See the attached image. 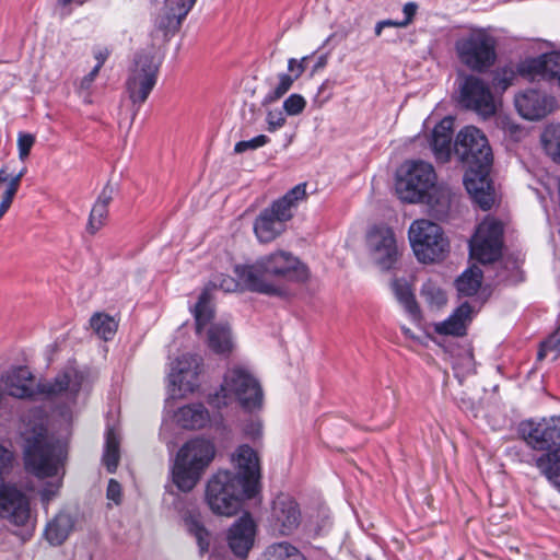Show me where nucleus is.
I'll list each match as a JSON object with an SVG mask.
<instances>
[{
  "mask_svg": "<svg viewBox=\"0 0 560 560\" xmlns=\"http://www.w3.org/2000/svg\"><path fill=\"white\" fill-rule=\"evenodd\" d=\"M114 188L109 185L105 186L97 197L90 212L86 230L91 234H95L101 230L108 217V207L113 200Z\"/></svg>",
  "mask_w": 560,
  "mask_h": 560,
  "instance_id": "obj_29",
  "label": "nucleus"
},
{
  "mask_svg": "<svg viewBox=\"0 0 560 560\" xmlns=\"http://www.w3.org/2000/svg\"><path fill=\"white\" fill-rule=\"evenodd\" d=\"M288 72L294 80H298L304 73V68H301V62L296 58H290L288 60Z\"/></svg>",
  "mask_w": 560,
  "mask_h": 560,
  "instance_id": "obj_55",
  "label": "nucleus"
},
{
  "mask_svg": "<svg viewBox=\"0 0 560 560\" xmlns=\"http://www.w3.org/2000/svg\"><path fill=\"white\" fill-rule=\"evenodd\" d=\"M467 167L464 184L468 194L482 210H489L494 203V190L489 179L491 166L467 165Z\"/></svg>",
  "mask_w": 560,
  "mask_h": 560,
  "instance_id": "obj_20",
  "label": "nucleus"
},
{
  "mask_svg": "<svg viewBox=\"0 0 560 560\" xmlns=\"http://www.w3.org/2000/svg\"><path fill=\"white\" fill-rule=\"evenodd\" d=\"M108 57V52L107 51H98L96 55H95V58L97 60V63L96 65H100V69L103 67L105 60L107 59Z\"/></svg>",
  "mask_w": 560,
  "mask_h": 560,
  "instance_id": "obj_59",
  "label": "nucleus"
},
{
  "mask_svg": "<svg viewBox=\"0 0 560 560\" xmlns=\"http://www.w3.org/2000/svg\"><path fill=\"white\" fill-rule=\"evenodd\" d=\"M454 152L466 165L491 166L493 162L488 139L474 126H467L458 132Z\"/></svg>",
  "mask_w": 560,
  "mask_h": 560,
  "instance_id": "obj_13",
  "label": "nucleus"
},
{
  "mask_svg": "<svg viewBox=\"0 0 560 560\" xmlns=\"http://www.w3.org/2000/svg\"><path fill=\"white\" fill-rule=\"evenodd\" d=\"M306 106V101L301 94H291L283 102V109L289 116L300 115Z\"/></svg>",
  "mask_w": 560,
  "mask_h": 560,
  "instance_id": "obj_45",
  "label": "nucleus"
},
{
  "mask_svg": "<svg viewBox=\"0 0 560 560\" xmlns=\"http://www.w3.org/2000/svg\"><path fill=\"white\" fill-rule=\"evenodd\" d=\"M234 272L245 289L275 296L287 294L284 282L303 283L310 277L308 268L287 250L272 252L252 264L236 265Z\"/></svg>",
  "mask_w": 560,
  "mask_h": 560,
  "instance_id": "obj_1",
  "label": "nucleus"
},
{
  "mask_svg": "<svg viewBox=\"0 0 560 560\" xmlns=\"http://www.w3.org/2000/svg\"><path fill=\"white\" fill-rule=\"evenodd\" d=\"M520 72L532 81H545L560 86V51L553 50L525 60Z\"/></svg>",
  "mask_w": 560,
  "mask_h": 560,
  "instance_id": "obj_18",
  "label": "nucleus"
},
{
  "mask_svg": "<svg viewBox=\"0 0 560 560\" xmlns=\"http://www.w3.org/2000/svg\"><path fill=\"white\" fill-rule=\"evenodd\" d=\"M238 404L246 411L262 407L264 390L253 371L243 364H233L223 374L220 388L208 396V404L217 409Z\"/></svg>",
  "mask_w": 560,
  "mask_h": 560,
  "instance_id": "obj_3",
  "label": "nucleus"
},
{
  "mask_svg": "<svg viewBox=\"0 0 560 560\" xmlns=\"http://www.w3.org/2000/svg\"><path fill=\"white\" fill-rule=\"evenodd\" d=\"M119 444L120 441L117 432L113 428H109L106 432L103 462L107 471L110 474L116 471L119 464Z\"/></svg>",
  "mask_w": 560,
  "mask_h": 560,
  "instance_id": "obj_37",
  "label": "nucleus"
},
{
  "mask_svg": "<svg viewBox=\"0 0 560 560\" xmlns=\"http://www.w3.org/2000/svg\"><path fill=\"white\" fill-rule=\"evenodd\" d=\"M540 138L546 153L555 162H560V124L546 126Z\"/></svg>",
  "mask_w": 560,
  "mask_h": 560,
  "instance_id": "obj_39",
  "label": "nucleus"
},
{
  "mask_svg": "<svg viewBox=\"0 0 560 560\" xmlns=\"http://www.w3.org/2000/svg\"><path fill=\"white\" fill-rule=\"evenodd\" d=\"M396 299L405 308V311L415 320L420 318V308L416 301L415 294L406 280L396 279L392 283Z\"/></svg>",
  "mask_w": 560,
  "mask_h": 560,
  "instance_id": "obj_34",
  "label": "nucleus"
},
{
  "mask_svg": "<svg viewBox=\"0 0 560 560\" xmlns=\"http://www.w3.org/2000/svg\"><path fill=\"white\" fill-rule=\"evenodd\" d=\"M301 523V511L296 501L287 495H278L272 503L270 524L280 535L292 534Z\"/></svg>",
  "mask_w": 560,
  "mask_h": 560,
  "instance_id": "obj_21",
  "label": "nucleus"
},
{
  "mask_svg": "<svg viewBox=\"0 0 560 560\" xmlns=\"http://www.w3.org/2000/svg\"><path fill=\"white\" fill-rule=\"evenodd\" d=\"M482 271L479 267L472 266L465 270L456 281L458 292L466 296L476 294L481 287Z\"/></svg>",
  "mask_w": 560,
  "mask_h": 560,
  "instance_id": "obj_38",
  "label": "nucleus"
},
{
  "mask_svg": "<svg viewBox=\"0 0 560 560\" xmlns=\"http://www.w3.org/2000/svg\"><path fill=\"white\" fill-rule=\"evenodd\" d=\"M244 433L253 440L259 438L261 434V423L259 421H250L245 425Z\"/></svg>",
  "mask_w": 560,
  "mask_h": 560,
  "instance_id": "obj_56",
  "label": "nucleus"
},
{
  "mask_svg": "<svg viewBox=\"0 0 560 560\" xmlns=\"http://www.w3.org/2000/svg\"><path fill=\"white\" fill-rule=\"evenodd\" d=\"M177 423L185 429H201L210 421L208 409L202 404H190L178 409L175 415Z\"/></svg>",
  "mask_w": 560,
  "mask_h": 560,
  "instance_id": "obj_30",
  "label": "nucleus"
},
{
  "mask_svg": "<svg viewBox=\"0 0 560 560\" xmlns=\"http://www.w3.org/2000/svg\"><path fill=\"white\" fill-rule=\"evenodd\" d=\"M266 560H306L303 553L287 541L272 544L265 552Z\"/></svg>",
  "mask_w": 560,
  "mask_h": 560,
  "instance_id": "obj_40",
  "label": "nucleus"
},
{
  "mask_svg": "<svg viewBox=\"0 0 560 560\" xmlns=\"http://www.w3.org/2000/svg\"><path fill=\"white\" fill-rule=\"evenodd\" d=\"M256 535V524L249 514L241 516L228 532V542L232 552L245 560Z\"/></svg>",
  "mask_w": 560,
  "mask_h": 560,
  "instance_id": "obj_24",
  "label": "nucleus"
},
{
  "mask_svg": "<svg viewBox=\"0 0 560 560\" xmlns=\"http://www.w3.org/2000/svg\"><path fill=\"white\" fill-rule=\"evenodd\" d=\"M209 560H229V559H228L226 555H222L219 551H213L210 555Z\"/></svg>",
  "mask_w": 560,
  "mask_h": 560,
  "instance_id": "obj_62",
  "label": "nucleus"
},
{
  "mask_svg": "<svg viewBox=\"0 0 560 560\" xmlns=\"http://www.w3.org/2000/svg\"><path fill=\"white\" fill-rule=\"evenodd\" d=\"M366 248L372 262L384 271L390 270L400 256L394 231L384 225L369 231Z\"/></svg>",
  "mask_w": 560,
  "mask_h": 560,
  "instance_id": "obj_14",
  "label": "nucleus"
},
{
  "mask_svg": "<svg viewBox=\"0 0 560 560\" xmlns=\"http://www.w3.org/2000/svg\"><path fill=\"white\" fill-rule=\"evenodd\" d=\"M294 78L288 73H280L278 75V83L275 89L266 95L265 101L267 103L275 102L281 98L293 85Z\"/></svg>",
  "mask_w": 560,
  "mask_h": 560,
  "instance_id": "obj_44",
  "label": "nucleus"
},
{
  "mask_svg": "<svg viewBox=\"0 0 560 560\" xmlns=\"http://www.w3.org/2000/svg\"><path fill=\"white\" fill-rule=\"evenodd\" d=\"M306 196V184H298L284 196L262 210L254 222V233L259 243H270L279 237L292 219L298 201Z\"/></svg>",
  "mask_w": 560,
  "mask_h": 560,
  "instance_id": "obj_6",
  "label": "nucleus"
},
{
  "mask_svg": "<svg viewBox=\"0 0 560 560\" xmlns=\"http://www.w3.org/2000/svg\"><path fill=\"white\" fill-rule=\"evenodd\" d=\"M100 72V65H95L94 68L82 78L80 82V90H90L92 86L94 80L96 79L97 74Z\"/></svg>",
  "mask_w": 560,
  "mask_h": 560,
  "instance_id": "obj_54",
  "label": "nucleus"
},
{
  "mask_svg": "<svg viewBox=\"0 0 560 560\" xmlns=\"http://www.w3.org/2000/svg\"><path fill=\"white\" fill-rule=\"evenodd\" d=\"M237 279L240 278L237 277ZM213 285L219 287L224 292H234L240 288V285H243V288H245L244 283L241 280L236 281L234 278L223 275L220 277L219 282L214 283Z\"/></svg>",
  "mask_w": 560,
  "mask_h": 560,
  "instance_id": "obj_50",
  "label": "nucleus"
},
{
  "mask_svg": "<svg viewBox=\"0 0 560 560\" xmlns=\"http://www.w3.org/2000/svg\"><path fill=\"white\" fill-rule=\"evenodd\" d=\"M106 497L108 500L113 501L115 504H119L121 502V486L120 483L115 479H109L107 490H106Z\"/></svg>",
  "mask_w": 560,
  "mask_h": 560,
  "instance_id": "obj_51",
  "label": "nucleus"
},
{
  "mask_svg": "<svg viewBox=\"0 0 560 560\" xmlns=\"http://www.w3.org/2000/svg\"><path fill=\"white\" fill-rule=\"evenodd\" d=\"M35 143V137L31 133L20 132L18 135L19 158L24 161L30 155L31 149Z\"/></svg>",
  "mask_w": 560,
  "mask_h": 560,
  "instance_id": "obj_47",
  "label": "nucleus"
},
{
  "mask_svg": "<svg viewBox=\"0 0 560 560\" xmlns=\"http://www.w3.org/2000/svg\"><path fill=\"white\" fill-rule=\"evenodd\" d=\"M453 127V118L445 117L432 130L430 147L435 159L440 162H446L450 160L452 152Z\"/></svg>",
  "mask_w": 560,
  "mask_h": 560,
  "instance_id": "obj_26",
  "label": "nucleus"
},
{
  "mask_svg": "<svg viewBox=\"0 0 560 560\" xmlns=\"http://www.w3.org/2000/svg\"><path fill=\"white\" fill-rule=\"evenodd\" d=\"M90 324L96 335L104 340L113 339L118 327L117 322L104 313L94 314L90 319Z\"/></svg>",
  "mask_w": 560,
  "mask_h": 560,
  "instance_id": "obj_42",
  "label": "nucleus"
},
{
  "mask_svg": "<svg viewBox=\"0 0 560 560\" xmlns=\"http://www.w3.org/2000/svg\"><path fill=\"white\" fill-rule=\"evenodd\" d=\"M454 48L459 61L471 71L485 72L497 60V38L487 28L465 30L456 38Z\"/></svg>",
  "mask_w": 560,
  "mask_h": 560,
  "instance_id": "obj_7",
  "label": "nucleus"
},
{
  "mask_svg": "<svg viewBox=\"0 0 560 560\" xmlns=\"http://www.w3.org/2000/svg\"><path fill=\"white\" fill-rule=\"evenodd\" d=\"M268 131L273 132L285 124V117L281 110H269L266 117Z\"/></svg>",
  "mask_w": 560,
  "mask_h": 560,
  "instance_id": "obj_48",
  "label": "nucleus"
},
{
  "mask_svg": "<svg viewBox=\"0 0 560 560\" xmlns=\"http://www.w3.org/2000/svg\"><path fill=\"white\" fill-rule=\"evenodd\" d=\"M25 468L38 478L59 477L65 447L47 434L44 423L28 424L22 432Z\"/></svg>",
  "mask_w": 560,
  "mask_h": 560,
  "instance_id": "obj_4",
  "label": "nucleus"
},
{
  "mask_svg": "<svg viewBox=\"0 0 560 560\" xmlns=\"http://www.w3.org/2000/svg\"><path fill=\"white\" fill-rule=\"evenodd\" d=\"M196 1L197 0H166L160 26L168 32L177 31Z\"/></svg>",
  "mask_w": 560,
  "mask_h": 560,
  "instance_id": "obj_28",
  "label": "nucleus"
},
{
  "mask_svg": "<svg viewBox=\"0 0 560 560\" xmlns=\"http://www.w3.org/2000/svg\"><path fill=\"white\" fill-rule=\"evenodd\" d=\"M420 295L430 311H439L447 303L445 291L432 280L422 284Z\"/></svg>",
  "mask_w": 560,
  "mask_h": 560,
  "instance_id": "obj_35",
  "label": "nucleus"
},
{
  "mask_svg": "<svg viewBox=\"0 0 560 560\" xmlns=\"http://www.w3.org/2000/svg\"><path fill=\"white\" fill-rule=\"evenodd\" d=\"M72 528V517L67 513H59L47 524L45 535L50 545L59 546L68 538Z\"/></svg>",
  "mask_w": 560,
  "mask_h": 560,
  "instance_id": "obj_32",
  "label": "nucleus"
},
{
  "mask_svg": "<svg viewBox=\"0 0 560 560\" xmlns=\"http://www.w3.org/2000/svg\"><path fill=\"white\" fill-rule=\"evenodd\" d=\"M242 485L234 472L222 470L213 475L206 490V500L211 511L223 516L234 515L241 509L245 497H254L253 493L245 491Z\"/></svg>",
  "mask_w": 560,
  "mask_h": 560,
  "instance_id": "obj_8",
  "label": "nucleus"
},
{
  "mask_svg": "<svg viewBox=\"0 0 560 560\" xmlns=\"http://www.w3.org/2000/svg\"><path fill=\"white\" fill-rule=\"evenodd\" d=\"M518 114L527 120H539L557 108L555 96L537 89H527L514 98Z\"/></svg>",
  "mask_w": 560,
  "mask_h": 560,
  "instance_id": "obj_19",
  "label": "nucleus"
},
{
  "mask_svg": "<svg viewBox=\"0 0 560 560\" xmlns=\"http://www.w3.org/2000/svg\"><path fill=\"white\" fill-rule=\"evenodd\" d=\"M384 27H405L401 21L383 20L381 21Z\"/></svg>",
  "mask_w": 560,
  "mask_h": 560,
  "instance_id": "obj_58",
  "label": "nucleus"
},
{
  "mask_svg": "<svg viewBox=\"0 0 560 560\" xmlns=\"http://www.w3.org/2000/svg\"><path fill=\"white\" fill-rule=\"evenodd\" d=\"M312 58V55H307V56H304L302 57L301 59H298V61L301 62V68H304V71L306 70L307 68V62L308 60Z\"/></svg>",
  "mask_w": 560,
  "mask_h": 560,
  "instance_id": "obj_63",
  "label": "nucleus"
},
{
  "mask_svg": "<svg viewBox=\"0 0 560 560\" xmlns=\"http://www.w3.org/2000/svg\"><path fill=\"white\" fill-rule=\"evenodd\" d=\"M503 225L493 218H486L477 228L469 242L471 258L481 264L497 260L502 249Z\"/></svg>",
  "mask_w": 560,
  "mask_h": 560,
  "instance_id": "obj_12",
  "label": "nucleus"
},
{
  "mask_svg": "<svg viewBox=\"0 0 560 560\" xmlns=\"http://www.w3.org/2000/svg\"><path fill=\"white\" fill-rule=\"evenodd\" d=\"M208 347L215 353H230L233 348L231 329L228 324L218 323L208 331Z\"/></svg>",
  "mask_w": 560,
  "mask_h": 560,
  "instance_id": "obj_33",
  "label": "nucleus"
},
{
  "mask_svg": "<svg viewBox=\"0 0 560 560\" xmlns=\"http://www.w3.org/2000/svg\"><path fill=\"white\" fill-rule=\"evenodd\" d=\"M60 487H61V478H58L54 482L47 483L46 487L40 492L42 502L45 505H47L57 495Z\"/></svg>",
  "mask_w": 560,
  "mask_h": 560,
  "instance_id": "obj_49",
  "label": "nucleus"
},
{
  "mask_svg": "<svg viewBox=\"0 0 560 560\" xmlns=\"http://www.w3.org/2000/svg\"><path fill=\"white\" fill-rule=\"evenodd\" d=\"M512 78H513V75L511 73L510 77H504L503 79H500L499 77H497L495 79L498 80V84L500 86H502L503 89H506L511 84Z\"/></svg>",
  "mask_w": 560,
  "mask_h": 560,
  "instance_id": "obj_61",
  "label": "nucleus"
},
{
  "mask_svg": "<svg viewBox=\"0 0 560 560\" xmlns=\"http://www.w3.org/2000/svg\"><path fill=\"white\" fill-rule=\"evenodd\" d=\"M184 522L188 533L196 538L200 555L207 552L210 545V534L200 520L190 514L185 517Z\"/></svg>",
  "mask_w": 560,
  "mask_h": 560,
  "instance_id": "obj_41",
  "label": "nucleus"
},
{
  "mask_svg": "<svg viewBox=\"0 0 560 560\" xmlns=\"http://www.w3.org/2000/svg\"><path fill=\"white\" fill-rule=\"evenodd\" d=\"M328 62L327 55H320L317 57L315 65L312 68L311 73L314 74L318 72L319 70L324 69Z\"/></svg>",
  "mask_w": 560,
  "mask_h": 560,
  "instance_id": "obj_57",
  "label": "nucleus"
},
{
  "mask_svg": "<svg viewBox=\"0 0 560 560\" xmlns=\"http://www.w3.org/2000/svg\"><path fill=\"white\" fill-rule=\"evenodd\" d=\"M5 389L10 396L27 398L34 394V377L25 366H18L9 371L3 377Z\"/></svg>",
  "mask_w": 560,
  "mask_h": 560,
  "instance_id": "obj_27",
  "label": "nucleus"
},
{
  "mask_svg": "<svg viewBox=\"0 0 560 560\" xmlns=\"http://www.w3.org/2000/svg\"><path fill=\"white\" fill-rule=\"evenodd\" d=\"M13 460V454L0 445V475L8 471Z\"/></svg>",
  "mask_w": 560,
  "mask_h": 560,
  "instance_id": "obj_52",
  "label": "nucleus"
},
{
  "mask_svg": "<svg viewBox=\"0 0 560 560\" xmlns=\"http://www.w3.org/2000/svg\"><path fill=\"white\" fill-rule=\"evenodd\" d=\"M269 142V138L265 135H259L250 140L238 141L234 147L235 153H244L246 151L256 150L264 147Z\"/></svg>",
  "mask_w": 560,
  "mask_h": 560,
  "instance_id": "obj_46",
  "label": "nucleus"
},
{
  "mask_svg": "<svg viewBox=\"0 0 560 560\" xmlns=\"http://www.w3.org/2000/svg\"><path fill=\"white\" fill-rule=\"evenodd\" d=\"M88 0H58V3L60 5H63V7H67V5H70V4H77V5H82L86 2Z\"/></svg>",
  "mask_w": 560,
  "mask_h": 560,
  "instance_id": "obj_60",
  "label": "nucleus"
},
{
  "mask_svg": "<svg viewBox=\"0 0 560 560\" xmlns=\"http://www.w3.org/2000/svg\"><path fill=\"white\" fill-rule=\"evenodd\" d=\"M472 315L471 306L465 302L455 308L446 319L434 323L433 330L441 336L463 337L467 334Z\"/></svg>",
  "mask_w": 560,
  "mask_h": 560,
  "instance_id": "obj_25",
  "label": "nucleus"
},
{
  "mask_svg": "<svg viewBox=\"0 0 560 560\" xmlns=\"http://www.w3.org/2000/svg\"><path fill=\"white\" fill-rule=\"evenodd\" d=\"M0 516L15 526L32 523L30 501L15 486L0 482Z\"/></svg>",
  "mask_w": 560,
  "mask_h": 560,
  "instance_id": "obj_17",
  "label": "nucleus"
},
{
  "mask_svg": "<svg viewBox=\"0 0 560 560\" xmlns=\"http://www.w3.org/2000/svg\"><path fill=\"white\" fill-rule=\"evenodd\" d=\"M460 103L483 118L494 115L497 110V103L490 88L474 75H468L460 86Z\"/></svg>",
  "mask_w": 560,
  "mask_h": 560,
  "instance_id": "obj_16",
  "label": "nucleus"
},
{
  "mask_svg": "<svg viewBox=\"0 0 560 560\" xmlns=\"http://www.w3.org/2000/svg\"><path fill=\"white\" fill-rule=\"evenodd\" d=\"M84 375L74 366H67L52 382L42 385V393L54 398H65L74 401L81 389Z\"/></svg>",
  "mask_w": 560,
  "mask_h": 560,
  "instance_id": "obj_22",
  "label": "nucleus"
},
{
  "mask_svg": "<svg viewBox=\"0 0 560 560\" xmlns=\"http://www.w3.org/2000/svg\"><path fill=\"white\" fill-rule=\"evenodd\" d=\"M159 68L160 63L156 62L153 55L148 52L136 55L126 80V92L132 104L133 118L154 89Z\"/></svg>",
  "mask_w": 560,
  "mask_h": 560,
  "instance_id": "obj_9",
  "label": "nucleus"
},
{
  "mask_svg": "<svg viewBox=\"0 0 560 560\" xmlns=\"http://www.w3.org/2000/svg\"><path fill=\"white\" fill-rule=\"evenodd\" d=\"M536 466L546 479L560 492V445L546 451L536 459Z\"/></svg>",
  "mask_w": 560,
  "mask_h": 560,
  "instance_id": "obj_31",
  "label": "nucleus"
},
{
  "mask_svg": "<svg viewBox=\"0 0 560 560\" xmlns=\"http://www.w3.org/2000/svg\"><path fill=\"white\" fill-rule=\"evenodd\" d=\"M210 289L206 288L199 295V300L194 307V317L196 322L197 332L200 334L202 328L213 318V307L211 303Z\"/></svg>",
  "mask_w": 560,
  "mask_h": 560,
  "instance_id": "obj_36",
  "label": "nucleus"
},
{
  "mask_svg": "<svg viewBox=\"0 0 560 560\" xmlns=\"http://www.w3.org/2000/svg\"><path fill=\"white\" fill-rule=\"evenodd\" d=\"M560 353V326L557 330L551 334L545 341L540 343L538 351V359L541 360L548 355H552V359H557Z\"/></svg>",
  "mask_w": 560,
  "mask_h": 560,
  "instance_id": "obj_43",
  "label": "nucleus"
},
{
  "mask_svg": "<svg viewBox=\"0 0 560 560\" xmlns=\"http://www.w3.org/2000/svg\"><path fill=\"white\" fill-rule=\"evenodd\" d=\"M408 236L412 250L421 262H433L444 257L448 242L441 226L432 221L420 219L411 223Z\"/></svg>",
  "mask_w": 560,
  "mask_h": 560,
  "instance_id": "obj_10",
  "label": "nucleus"
},
{
  "mask_svg": "<svg viewBox=\"0 0 560 560\" xmlns=\"http://www.w3.org/2000/svg\"><path fill=\"white\" fill-rule=\"evenodd\" d=\"M233 462L237 468V472L234 476L237 480L242 481L245 491L255 494L260 478L257 454L248 445H241L233 456Z\"/></svg>",
  "mask_w": 560,
  "mask_h": 560,
  "instance_id": "obj_23",
  "label": "nucleus"
},
{
  "mask_svg": "<svg viewBox=\"0 0 560 560\" xmlns=\"http://www.w3.org/2000/svg\"><path fill=\"white\" fill-rule=\"evenodd\" d=\"M202 359L197 354L179 357L171 368L168 374V392L176 398L192 393L197 387Z\"/></svg>",
  "mask_w": 560,
  "mask_h": 560,
  "instance_id": "obj_15",
  "label": "nucleus"
},
{
  "mask_svg": "<svg viewBox=\"0 0 560 560\" xmlns=\"http://www.w3.org/2000/svg\"><path fill=\"white\" fill-rule=\"evenodd\" d=\"M418 10V4L416 2H407L402 12L405 15V19L401 21V24H404L405 27H407L413 20L416 13Z\"/></svg>",
  "mask_w": 560,
  "mask_h": 560,
  "instance_id": "obj_53",
  "label": "nucleus"
},
{
  "mask_svg": "<svg viewBox=\"0 0 560 560\" xmlns=\"http://www.w3.org/2000/svg\"><path fill=\"white\" fill-rule=\"evenodd\" d=\"M395 189L398 198L407 203L447 206L448 188L438 183L433 165L422 160L404 162L396 173Z\"/></svg>",
  "mask_w": 560,
  "mask_h": 560,
  "instance_id": "obj_2",
  "label": "nucleus"
},
{
  "mask_svg": "<svg viewBox=\"0 0 560 560\" xmlns=\"http://www.w3.org/2000/svg\"><path fill=\"white\" fill-rule=\"evenodd\" d=\"M214 454V445L209 440L194 439L183 445L172 469L176 487L184 492L190 491L212 462Z\"/></svg>",
  "mask_w": 560,
  "mask_h": 560,
  "instance_id": "obj_5",
  "label": "nucleus"
},
{
  "mask_svg": "<svg viewBox=\"0 0 560 560\" xmlns=\"http://www.w3.org/2000/svg\"><path fill=\"white\" fill-rule=\"evenodd\" d=\"M518 433L528 447L546 452L560 446V417L527 419L518 424Z\"/></svg>",
  "mask_w": 560,
  "mask_h": 560,
  "instance_id": "obj_11",
  "label": "nucleus"
},
{
  "mask_svg": "<svg viewBox=\"0 0 560 560\" xmlns=\"http://www.w3.org/2000/svg\"><path fill=\"white\" fill-rule=\"evenodd\" d=\"M383 28H384V26H383L382 22L381 21L377 22L375 25V28H374L375 35L380 36L382 34Z\"/></svg>",
  "mask_w": 560,
  "mask_h": 560,
  "instance_id": "obj_64",
  "label": "nucleus"
}]
</instances>
